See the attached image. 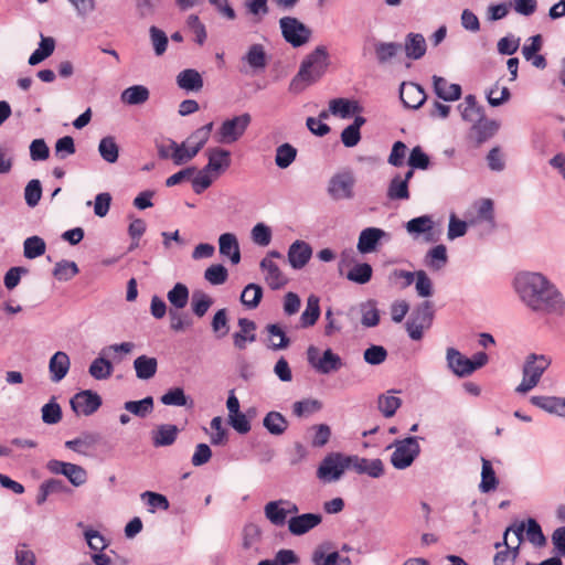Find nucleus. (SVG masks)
I'll return each instance as SVG.
<instances>
[{"label":"nucleus","instance_id":"de8ad7c7","mask_svg":"<svg viewBox=\"0 0 565 565\" xmlns=\"http://www.w3.org/2000/svg\"><path fill=\"white\" fill-rule=\"evenodd\" d=\"M402 44L396 42H379L375 44V55L380 64H385L395 57L402 50Z\"/></svg>","mask_w":565,"mask_h":565},{"label":"nucleus","instance_id":"bb28decb","mask_svg":"<svg viewBox=\"0 0 565 565\" xmlns=\"http://www.w3.org/2000/svg\"><path fill=\"white\" fill-rule=\"evenodd\" d=\"M426 40L420 33H408L405 36L404 51L408 58L419 60L426 53Z\"/></svg>","mask_w":565,"mask_h":565},{"label":"nucleus","instance_id":"6ab92c4d","mask_svg":"<svg viewBox=\"0 0 565 565\" xmlns=\"http://www.w3.org/2000/svg\"><path fill=\"white\" fill-rule=\"evenodd\" d=\"M218 250L224 257H228L233 265L241 262V249L237 237L233 233H224L218 237Z\"/></svg>","mask_w":565,"mask_h":565},{"label":"nucleus","instance_id":"0e129e2a","mask_svg":"<svg viewBox=\"0 0 565 565\" xmlns=\"http://www.w3.org/2000/svg\"><path fill=\"white\" fill-rule=\"evenodd\" d=\"M204 278L211 284V285H222L224 284L228 278V271L226 267L222 264H214L207 267L204 271Z\"/></svg>","mask_w":565,"mask_h":565},{"label":"nucleus","instance_id":"a878e982","mask_svg":"<svg viewBox=\"0 0 565 565\" xmlns=\"http://www.w3.org/2000/svg\"><path fill=\"white\" fill-rule=\"evenodd\" d=\"M354 183L355 179H330L328 193L335 201L351 199Z\"/></svg>","mask_w":565,"mask_h":565},{"label":"nucleus","instance_id":"39448f33","mask_svg":"<svg viewBox=\"0 0 565 565\" xmlns=\"http://www.w3.org/2000/svg\"><path fill=\"white\" fill-rule=\"evenodd\" d=\"M250 121L248 113L224 120L215 134L216 141L223 145L236 142L245 134Z\"/></svg>","mask_w":565,"mask_h":565},{"label":"nucleus","instance_id":"412c9836","mask_svg":"<svg viewBox=\"0 0 565 565\" xmlns=\"http://www.w3.org/2000/svg\"><path fill=\"white\" fill-rule=\"evenodd\" d=\"M70 366L71 361L68 355L63 351L55 352L49 362V371L52 382H61L68 373Z\"/></svg>","mask_w":565,"mask_h":565},{"label":"nucleus","instance_id":"37998d69","mask_svg":"<svg viewBox=\"0 0 565 565\" xmlns=\"http://www.w3.org/2000/svg\"><path fill=\"white\" fill-rule=\"evenodd\" d=\"M189 288L182 282H177L167 294L168 301L174 309H183L189 301Z\"/></svg>","mask_w":565,"mask_h":565},{"label":"nucleus","instance_id":"20e7f679","mask_svg":"<svg viewBox=\"0 0 565 565\" xmlns=\"http://www.w3.org/2000/svg\"><path fill=\"white\" fill-rule=\"evenodd\" d=\"M419 437L409 436L405 439H396L387 448L395 447V450L391 455V463L398 470H404L412 466L415 459L420 454V446L418 444Z\"/></svg>","mask_w":565,"mask_h":565},{"label":"nucleus","instance_id":"7ed1b4c3","mask_svg":"<svg viewBox=\"0 0 565 565\" xmlns=\"http://www.w3.org/2000/svg\"><path fill=\"white\" fill-rule=\"evenodd\" d=\"M435 318L434 303L430 300H424L418 303L408 316L405 327L409 338L419 341L424 337V330L433 326Z\"/></svg>","mask_w":565,"mask_h":565},{"label":"nucleus","instance_id":"c85d7f7f","mask_svg":"<svg viewBox=\"0 0 565 565\" xmlns=\"http://www.w3.org/2000/svg\"><path fill=\"white\" fill-rule=\"evenodd\" d=\"M177 84L181 89L199 92L203 87V78L196 70L186 68L178 74Z\"/></svg>","mask_w":565,"mask_h":565},{"label":"nucleus","instance_id":"ea45409f","mask_svg":"<svg viewBox=\"0 0 565 565\" xmlns=\"http://www.w3.org/2000/svg\"><path fill=\"white\" fill-rule=\"evenodd\" d=\"M447 262H448L447 248L443 244L431 247L425 256L426 266H428L435 270H439L443 267H445Z\"/></svg>","mask_w":565,"mask_h":565},{"label":"nucleus","instance_id":"cd10ccee","mask_svg":"<svg viewBox=\"0 0 565 565\" xmlns=\"http://www.w3.org/2000/svg\"><path fill=\"white\" fill-rule=\"evenodd\" d=\"M134 369L137 379L148 381L152 379L158 371V360L153 356L142 354L135 359Z\"/></svg>","mask_w":565,"mask_h":565},{"label":"nucleus","instance_id":"79ce46f5","mask_svg":"<svg viewBox=\"0 0 565 565\" xmlns=\"http://www.w3.org/2000/svg\"><path fill=\"white\" fill-rule=\"evenodd\" d=\"M525 537L530 543L537 547L546 545V537L543 530L534 518H527L525 520Z\"/></svg>","mask_w":565,"mask_h":565},{"label":"nucleus","instance_id":"72a5a7b5","mask_svg":"<svg viewBox=\"0 0 565 565\" xmlns=\"http://www.w3.org/2000/svg\"><path fill=\"white\" fill-rule=\"evenodd\" d=\"M149 96H150V92L146 86L134 85V86L126 88L121 93L120 98H121L122 103H125L127 105L136 106V105L145 104L149 99Z\"/></svg>","mask_w":565,"mask_h":565},{"label":"nucleus","instance_id":"1a4fd4ad","mask_svg":"<svg viewBox=\"0 0 565 565\" xmlns=\"http://www.w3.org/2000/svg\"><path fill=\"white\" fill-rule=\"evenodd\" d=\"M46 468L54 475L66 477L74 487H81L87 481V471L82 466L72 462L51 459Z\"/></svg>","mask_w":565,"mask_h":565},{"label":"nucleus","instance_id":"a18cd8bd","mask_svg":"<svg viewBox=\"0 0 565 565\" xmlns=\"http://www.w3.org/2000/svg\"><path fill=\"white\" fill-rule=\"evenodd\" d=\"M79 273L77 264L73 260L62 259L53 269V276L58 281H68Z\"/></svg>","mask_w":565,"mask_h":565},{"label":"nucleus","instance_id":"3c124183","mask_svg":"<svg viewBox=\"0 0 565 565\" xmlns=\"http://www.w3.org/2000/svg\"><path fill=\"white\" fill-rule=\"evenodd\" d=\"M149 39L152 45L153 52L157 56H162L169 44V39L166 32L156 25L149 28Z\"/></svg>","mask_w":565,"mask_h":565},{"label":"nucleus","instance_id":"8fccbe9b","mask_svg":"<svg viewBox=\"0 0 565 565\" xmlns=\"http://www.w3.org/2000/svg\"><path fill=\"white\" fill-rule=\"evenodd\" d=\"M429 157L417 146L409 153L407 164L412 168L404 177H413V170H426L429 167Z\"/></svg>","mask_w":565,"mask_h":565},{"label":"nucleus","instance_id":"69168bd1","mask_svg":"<svg viewBox=\"0 0 565 565\" xmlns=\"http://www.w3.org/2000/svg\"><path fill=\"white\" fill-rule=\"evenodd\" d=\"M387 350L383 345L371 344L363 352L364 361L370 365H380L385 362Z\"/></svg>","mask_w":565,"mask_h":565},{"label":"nucleus","instance_id":"f03ea898","mask_svg":"<svg viewBox=\"0 0 565 565\" xmlns=\"http://www.w3.org/2000/svg\"><path fill=\"white\" fill-rule=\"evenodd\" d=\"M329 55L326 46H317L306 58L301 62L298 73L292 77L289 83V92L299 94L305 90L309 85L319 81L327 71L329 65Z\"/></svg>","mask_w":565,"mask_h":565},{"label":"nucleus","instance_id":"052dcab7","mask_svg":"<svg viewBox=\"0 0 565 565\" xmlns=\"http://www.w3.org/2000/svg\"><path fill=\"white\" fill-rule=\"evenodd\" d=\"M409 179H392L387 189V196L391 200H407L409 199L408 190Z\"/></svg>","mask_w":565,"mask_h":565},{"label":"nucleus","instance_id":"5701e85b","mask_svg":"<svg viewBox=\"0 0 565 565\" xmlns=\"http://www.w3.org/2000/svg\"><path fill=\"white\" fill-rule=\"evenodd\" d=\"M447 361L449 367L459 377H465L473 373L470 359L454 348L447 350Z\"/></svg>","mask_w":565,"mask_h":565},{"label":"nucleus","instance_id":"f3484780","mask_svg":"<svg viewBox=\"0 0 565 565\" xmlns=\"http://www.w3.org/2000/svg\"><path fill=\"white\" fill-rule=\"evenodd\" d=\"M385 235L386 233L379 227L364 228L359 236L358 250L361 254H369L374 252L380 244L381 238Z\"/></svg>","mask_w":565,"mask_h":565},{"label":"nucleus","instance_id":"f704fd0d","mask_svg":"<svg viewBox=\"0 0 565 565\" xmlns=\"http://www.w3.org/2000/svg\"><path fill=\"white\" fill-rule=\"evenodd\" d=\"M319 298L310 295L307 299V306L300 317V324L302 328H309L316 324L320 317Z\"/></svg>","mask_w":565,"mask_h":565},{"label":"nucleus","instance_id":"4d7b16f0","mask_svg":"<svg viewBox=\"0 0 565 565\" xmlns=\"http://www.w3.org/2000/svg\"><path fill=\"white\" fill-rule=\"evenodd\" d=\"M98 151L102 158L109 163H114L118 159L119 149L114 137H104L99 142Z\"/></svg>","mask_w":565,"mask_h":565},{"label":"nucleus","instance_id":"a19ab883","mask_svg":"<svg viewBox=\"0 0 565 565\" xmlns=\"http://www.w3.org/2000/svg\"><path fill=\"white\" fill-rule=\"evenodd\" d=\"M243 60L254 70H264L267 65V55L262 44L250 45Z\"/></svg>","mask_w":565,"mask_h":565},{"label":"nucleus","instance_id":"423d86ee","mask_svg":"<svg viewBox=\"0 0 565 565\" xmlns=\"http://www.w3.org/2000/svg\"><path fill=\"white\" fill-rule=\"evenodd\" d=\"M279 26L285 41L294 47L302 46L311 38V30L297 18L282 17Z\"/></svg>","mask_w":565,"mask_h":565},{"label":"nucleus","instance_id":"c756f323","mask_svg":"<svg viewBox=\"0 0 565 565\" xmlns=\"http://www.w3.org/2000/svg\"><path fill=\"white\" fill-rule=\"evenodd\" d=\"M565 397L557 396H532L530 402L532 405L551 414L563 417Z\"/></svg>","mask_w":565,"mask_h":565},{"label":"nucleus","instance_id":"f257e3e1","mask_svg":"<svg viewBox=\"0 0 565 565\" xmlns=\"http://www.w3.org/2000/svg\"><path fill=\"white\" fill-rule=\"evenodd\" d=\"M514 287L521 300L532 311L559 317L565 315L562 292L543 274H519L514 279Z\"/></svg>","mask_w":565,"mask_h":565},{"label":"nucleus","instance_id":"5fc2aeb1","mask_svg":"<svg viewBox=\"0 0 565 565\" xmlns=\"http://www.w3.org/2000/svg\"><path fill=\"white\" fill-rule=\"evenodd\" d=\"M212 305H213V299L204 291L195 290L193 292L191 307H192L193 313L196 317H199V318L203 317L207 312V310L210 309V307Z\"/></svg>","mask_w":565,"mask_h":565},{"label":"nucleus","instance_id":"58836bf2","mask_svg":"<svg viewBox=\"0 0 565 565\" xmlns=\"http://www.w3.org/2000/svg\"><path fill=\"white\" fill-rule=\"evenodd\" d=\"M263 295V287L258 284L250 282L243 289L241 302L248 309H255L259 306Z\"/></svg>","mask_w":565,"mask_h":565},{"label":"nucleus","instance_id":"393cba45","mask_svg":"<svg viewBox=\"0 0 565 565\" xmlns=\"http://www.w3.org/2000/svg\"><path fill=\"white\" fill-rule=\"evenodd\" d=\"M179 428L173 424H162L152 430V445L154 447L171 446L178 437Z\"/></svg>","mask_w":565,"mask_h":565},{"label":"nucleus","instance_id":"ddd939ff","mask_svg":"<svg viewBox=\"0 0 565 565\" xmlns=\"http://www.w3.org/2000/svg\"><path fill=\"white\" fill-rule=\"evenodd\" d=\"M231 164V152L222 148H212L209 150V162L203 171L196 177H206L204 172L224 173Z\"/></svg>","mask_w":565,"mask_h":565},{"label":"nucleus","instance_id":"dca6fc26","mask_svg":"<svg viewBox=\"0 0 565 565\" xmlns=\"http://www.w3.org/2000/svg\"><path fill=\"white\" fill-rule=\"evenodd\" d=\"M551 365V359L544 354H530L523 365V374L530 377L534 383H539L545 370Z\"/></svg>","mask_w":565,"mask_h":565},{"label":"nucleus","instance_id":"473e14b6","mask_svg":"<svg viewBox=\"0 0 565 565\" xmlns=\"http://www.w3.org/2000/svg\"><path fill=\"white\" fill-rule=\"evenodd\" d=\"M55 50V40L41 34L39 47L30 55L28 63L31 66L38 65L50 57Z\"/></svg>","mask_w":565,"mask_h":565},{"label":"nucleus","instance_id":"864d4df0","mask_svg":"<svg viewBox=\"0 0 565 565\" xmlns=\"http://www.w3.org/2000/svg\"><path fill=\"white\" fill-rule=\"evenodd\" d=\"M358 109L356 103H351L344 98H334L329 103V111L334 116L348 118Z\"/></svg>","mask_w":565,"mask_h":565},{"label":"nucleus","instance_id":"2f4dec72","mask_svg":"<svg viewBox=\"0 0 565 565\" xmlns=\"http://www.w3.org/2000/svg\"><path fill=\"white\" fill-rule=\"evenodd\" d=\"M263 425L269 434L280 436L287 430L288 420L281 413L271 411L264 417Z\"/></svg>","mask_w":565,"mask_h":565},{"label":"nucleus","instance_id":"680f3d73","mask_svg":"<svg viewBox=\"0 0 565 565\" xmlns=\"http://www.w3.org/2000/svg\"><path fill=\"white\" fill-rule=\"evenodd\" d=\"M42 420L47 425L57 424L62 419V408L58 403H56L55 397L53 396L49 403H46L42 409Z\"/></svg>","mask_w":565,"mask_h":565},{"label":"nucleus","instance_id":"49530a36","mask_svg":"<svg viewBox=\"0 0 565 565\" xmlns=\"http://www.w3.org/2000/svg\"><path fill=\"white\" fill-rule=\"evenodd\" d=\"M373 269L367 263L355 264L347 274V278L359 285H365L372 279Z\"/></svg>","mask_w":565,"mask_h":565},{"label":"nucleus","instance_id":"774afa93","mask_svg":"<svg viewBox=\"0 0 565 565\" xmlns=\"http://www.w3.org/2000/svg\"><path fill=\"white\" fill-rule=\"evenodd\" d=\"M477 134L479 142L486 141L491 138L499 128V125L494 120L480 119L476 125L472 126Z\"/></svg>","mask_w":565,"mask_h":565},{"label":"nucleus","instance_id":"2eb2a0df","mask_svg":"<svg viewBox=\"0 0 565 565\" xmlns=\"http://www.w3.org/2000/svg\"><path fill=\"white\" fill-rule=\"evenodd\" d=\"M399 98L406 108L417 109L425 103L426 94L416 83H402Z\"/></svg>","mask_w":565,"mask_h":565},{"label":"nucleus","instance_id":"b1692460","mask_svg":"<svg viewBox=\"0 0 565 565\" xmlns=\"http://www.w3.org/2000/svg\"><path fill=\"white\" fill-rule=\"evenodd\" d=\"M463 120L476 125L484 117V109L477 104L475 95H467L463 103L458 106Z\"/></svg>","mask_w":565,"mask_h":565},{"label":"nucleus","instance_id":"bf43d9fd","mask_svg":"<svg viewBox=\"0 0 565 565\" xmlns=\"http://www.w3.org/2000/svg\"><path fill=\"white\" fill-rule=\"evenodd\" d=\"M244 7L255 22H260L269 13L268 0H246Z\"/></svg>","mask_w":565,"mask_h":565},{"label":"nucleus","instance_id":"6e6d98bb","mask_svg":"<svg viewBox=\"0 0 565 565\" xmlns=\"http://www.w3.org/2000/svg\"><path fill=\"white\" fill-rule=\"evenodd\" d=\"M297 149L290 143H282L277 147L275 162L281 168H288L296 159Z\"/></svg>","mask_w":565,"mask_h":565},{"label":"nucleus","instance_id":"c03bdc74","mask_svg":"<svg viewBox=\"0 0 565 565\" xmlns=\"http://www.w3.org/2000/svg\"><path fill=\"white\" fill-rule=\"evenodd\" d=\"M284 500L270 501L265 505V516L276 526H282L287 522L288 511L285 508H280Z\"/></svg>","mask_w":565,"mask_h":565},{"label":"nucleus","instance_id":"9b49d317","mask_svg":"<svg viewBox=\"0 0 565 565\" xmlns=\"http://www.w3.org/2000/svg\"><path fill=\"white\" fill-rule=\"evenodd\" d=\"M198 152V147H193L188 139L182 143L170 140L168 146L159 149V153L162 158H171L175 164L188 162L194 158Z\"/></svg>","mask_w":565,"mask_h":565},{"label":"nucleus","instance_id":"f8f14e48","mask_svg":"<svg viewBox=\"0 0 565 565\" xmlns=\"http://www.w3.org/2000/svg\"><path fill=\"white\" fill-rule=\"evenodd\" d=\"M322 522L320 513H303L288 520V530L292 535L300 536L308 533Z\"/></svg>","mask_w":565,"mask_h":565},{"label":"nucleus","instance_id":"9d476101","mask_svg":"<svg viewBox=\"0 0 565 565\" xmlns=\"http://www.w3.org/2000/svg\"><path fill=\"white\" fill-rule=\"evenodd\" d=\"M343 473L342 452L328 454L317 469V477L324 482L338 481Z\"/></svg>","mask_w":565,"mask_h":565},{"label":"nucleus","instance_id":"4be33fe9","mask_svg":"<svg viewBox=\"0 0 565 565\" xmlns=\"http://www.w3.org/2000/svg\"><path fill=\"white\" fill-rule=\"evenodd\" d=\"M433 226L434 222L431 216L429 215L414 217L409 220L405 225L406 231L409 234L417 236L420 234H425V239L427 242H436L437 237H435L434 234L431 233Z\"/></svg>","mask_w":565,"mask_h":565},{"label":"nucleus","instance_id":"a211bd4d","mask_svg":"<svg viewBox=\"0 0 565 565\" xmlns=\"http://www.w3.org/2000/svg\"><path fill=\"white\" fill-rule=\"evenodd\" d=\"M434 92L438 98L445 102H455L461 97V86L454 83H448L441 76H433Z\"/></svg>","mask_w":565,"mask_h":565},{"label":"nucleus","instance_id":"7c9ffc66","mask_svg":"<svg viewBox=\"0 0 565 565\" xmlns=\"http://www.w3.org/2000/svg\"><path fill=\"white\" fill-rule=\"evenodd\" d=\"M482 470L481 481L479 483V490L482 493H489L498 488L499 479L497 478L495 471L490 460L481 458Z\"/></svg>","mask_w":565,"mask_h":565},{"label":"nucleus","instance_id":"e433bc0d","mask_svg":"<svg viewBox=\"0 0 565 565\" xmlns=\"http://www.w3.org/2000/svg\"><path fill=\"white\" fill-rule=\"evenodd\" d=\"M114 372V365L111 361L104 358V354H99L88 367V373L95 380H106L111 376Z\"/></svg>","mask_w":565,"mask_h":565},{"label":"nucleus","instance_id":"338daca9","mask_svg":"<svg viewBox=\"0 0 565 565\" xmlns=\"http://www.w3.org/2000/svg\"><path fill=\"white\" fill-rule=\"evenodd\" d=\"M42 198V184L40 179H31L24 189L25 203L30 207H34L39 204Z\"/></svg>","mask_w":565,"mask_h":565},{"label":"nucleus","instance_id":"603ef678","mask_svg":"<svg viewBox=\"0 0 565 565\" xmlns=\"http://www.w3.org/2000/svg\"><path fill=\"white\" fill-rule=\"evenodd\" d=\"M45 242L40 236H30L24 241L23 255L28 259H34L42 256L45 253Z\"/></svg>","mask_w":565,"mask_h":565},{"label":"nucleus","instance_id":"0eeeda50","mask_svg":"<svg viewBox=\"0 0 565 565\" xmlns=\"http://www.w3.org/2000/svg\"><path fill=\"white\" fill-rule=\"evenodd\" d=\"M318 349L310 345L307 351L308 363L320 374H330L343 366L341 356L331 349H326L322 355L318 356Z\"/></svg>","mask_w":565,"mask_h":565},{"label":"nucleus","instance_id":"13d9d810","mask_svg":"<svg viewBox=\"0 0 565 565\" xmlns=\"http://www.w3.org/2000/svg\"><path fill=\"white\" fill-rule=\"evenodd\" d=\"M322 408V403L318 399L307 398L294 403L292 412L298 417H308Z\"/></svg>","mask_w":565,"mask_h":565},{"label":"nucleus","instance_id":"4c0bfd02","mask_svg":"<svg viewBox=\"0 0 565 565\" xmlns=\"http://www.w3.org/2000/svg\"><path fill=\"white\" fill-rule=\"evenodd\" d=\"M160 402L167 406L193 407V399L185 395L182 387L170 388L160 397Z\"/></svg>","mask_w":565,"mask_h":565},{"label":"nucleus","instance_id":"c9c22d12","mask_svg":"<svg viewBox=\"0 0 565 565\" xmlns=\"http://www.w3.org/2000/svg\"><path fill=\"white\" fill-rule=\"evenodd\" d=\"M477 206V221L486 222L490 231L495 230L497 222L494 216V204L491 199H481L476 202Z\"/></svg>","mask_w":565,"mask_h":565},{"label":"nucleus","instance_id":"e2e57ef3","mask_svg":"<svg viewBox=\"0 0 565 565\" xmlns=\"http://www.w3.org/2000/svg\"><path fill=\"white\" fill-rule=\"evenodd\" d=\"M211 327L213 332L216 334V338L221 339L225 337L230 331L227 310L225 308L218 309L211 322Z\"/></svg>","mask_w":565,"mask_h":565},{"label":"nucleus","instance_id":"aec40b11","mask_svg":"<svg viewBox=\"0 0 565 565\" xmlns=\"http://www.w3.org/2000/svg\"><path fill=\"white\" fill-rule=\"evenodd\" d=\"M259 266L262 270L267 271L265 279L270 289L278 290L288 284V279L284 276L278 265L271 259H268L267 257L263 258Z\"/></svg>","mask_w":565,"mask_h":565},{"label":"nucleus","instance_id":"6e6552de","mask_svg":"<svg viewBox=\"0 0 565 565\" xmlns=\"http://www.w3.org/2000/svg\"><path fill=\"white\" fill-rule=\"evenodd\" d=\"M70 405L77 416H90L100 408L103 399L97 392L84 390L70 399Z\"/></svg>","mask_w":565,"mask_h":565},{"label":"nucleus","instance_id":"09e8293b","mask_svg":"<svg viewBox=\"0 0 565 565\" xmlns=\"http://www.w3.org/2000/svg\"><path fill=\"white\" fill-rule=\"evenodd\" d=\"M124 408L137 417L145 418L153 409V398L152 396H146L139 401H128Z\"/></svg>","mask_w":565,"mask_h":565},{"label":"nucleus","instance_id":"4468645a","mask_svg":"<svg viewBox=\"0 0 565 565\" xmlns=\"http://www.w3.org/2000/svg\"><path fill=\"white\" fill-rule=\"evenodd\" d=\"M288 263L294 269L303 268L312 256V247L309 243L297 239L288 248Z\"/></svg>","mask_w":565,"mask_h":565}]
</instances>
